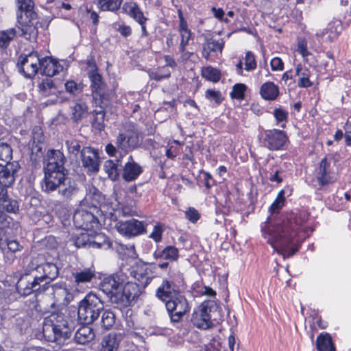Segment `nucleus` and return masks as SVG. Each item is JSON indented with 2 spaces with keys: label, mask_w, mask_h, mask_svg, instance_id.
<instances>
[{
  "label": "nucleus",
  "mask_w": 351,
  "mask_h": 351,
  "mask_svg": "<svg viewBox=\"0 0 351 351\" xmlns=\"http://www.w3.org/2000/svg\"><path fill=\"white\" fill-rule=\"evenodd\" d=\"M307 219L305 213L287 214L272 228H269L264 237L274 250L284 257L293 256L298 249L290 247V245L299 234V231L304 230Z\"/></svg>",
  "instance_id": "obj_1"
},
{
  "label": "nucleus",
  "mask_w": 351,
  "mask_h": 351,
  "mask_svg": "<svg viewBox=\"0 0 351 351\" xmlns=\"http://www.w3.org/2000/svg\"><path fill=\"white\" fill-rule=\"evenodd\" d=\"M127 273V282L123 284L122 289L117 295L112 297V303L118 308H124L130 306L141 294L140 287H145L152 280V278L145 274L136 272L134 278L138 283L132 282Z\"/></svg>",
  "instance_id": "obj_2"
},
{
  "label": "nucleus",
  "mask_w": 351,
  "mask_h": 351,
  "mask_svg": "<svg viewBox=\"0 0 351 351\" xmlns=\"http://www.w3.org/2000/svg\"><path fill=\"white\" fill-rule=\"evenodd\" d=\"M71 324L61 312H53L44 319L43 332L49 341L60 342L69 338Z\"/></svg>",
  "instance_id": "obj_3"
},
{
  "label": "nucleus",
  "mask_w": 351,
  "mask_h": 351,
  "mask_svg": "<svg viewBox=\"0 0 351 351\" xmlns=\"http://www.w3.org/2000/svg\"><path fill=\"white\" fill-rule=\"evenodd\" d=\"M114 143L106 145V152L110 156H114L117 152L123 154H128L140 145L138 133L133 128L121 130L116 135Z\"/></svg>",
  "instance_id": "obj_4"
},
{
  "label": "nucleus",
  "mask_w": 351,
  "mask_h": 351,
  "mask_svg": "<svg viewBox=\"0 0 351 351\" xmlns=\"http://www.w3.org/2000/svg\"><path fill=\"white\" fill-rule=\"evenodd\" d=\"M17 21L22 26L19 27L21 31V35L28 40L35 39L38 32L33 22L36 18V13L33 10L32 0H17Z\"/></svg>",
  "instance_id": "obj_5"
},
{
  "label": "nucleus",
  "mask_w": 351,
  "mask_h": 351,
  "mask_svg": "<svg viewBox=\"0 0 351 351\" xmlns=\"http://www.w3.org/2000/svg\"><path fill=\"white\" fill-rule=\"evenodd\" d=\"M104 311V304L95 293L90 292L78 304V320L83 324H93Z\"/></svg>",
  "instance_id": "obj_6"
},
{
  "label": "nucleus",
  "mask_w": 351,
  "mask_h": 351,
  "mask_svg": "<svg viewBox=\"0 0 351 351\" xmlns=\"http://www.w3.org/2000/svg\"><path fill=\"white\" fill-rule=\"evenodd\" d=\"M66 158L60 150H49L45 158V177L43 183L47 182L48 186H53L52 180L60 179L66 174L64 168Z\"/></svg>",
  "instance_id": "obj_7"
},
{
  "label": "nucleus",
  "mask_w": 351,
  "mask_h": 351,
  "mask_svg": "<svg viewBox=\"0 0 351 351\" xmlns=\"http://www.w3.org/2000/svg\"><path fill=\"white\" fill-rule=\"evenodd\" d=\"M52 183L53 186H48L47 182L43 183V191L50 193L58 190V194L64 202L71 201L79 192V187L76 182L66 177V174L63 175L60 179L57 178L52 180Z\"/></svg>",
  "instance_id": "obj_8"
},
{
  "label": "nucleus",
  "mask_w": 351,
  "mask_h": 351,
  "mask_svg": "<svg viewBox=\"0 0 351 351\" xmlns=\"http://www.w3.org/2000/svg\"><path fill=\"white\" fill-rule=\"evenodd\" d=\"M127 273L132 275L133 271L128 270L124 272L123 270L104 278L100 284V290L104 292L112 302V297L117 295L122 289L123 284L127 282Z\"/></svg>",
  "instance_id": "obj_9"
},
{
  "label": "nucleus",
  "mask_w": 351,
  "mask_h": 351,
  "mask_svg": "<svg viewBox=\"0 0 351 351\" xmlns=\"http://www.w3.org/2000/svg\"><path fill=\"white\" fill-rule=\"evenodd\" d=\"M165 306L173 324L181 322L184 316L190 311L189 303L182 294L167 300Z\"/></svg>",
  "instance_id": "obj_10"
},
{
  "label": "nucleus",
  "mask_w": 351,
  "mask_h": 351,
  "mask_svg": "<svg viewBox=\"0 0 351 351\" xmlns=\"http://www.w3.org/2000/svg\"><path fill=\"white\" fill-rule=\"evenodd\" d=\"M182 282L181 274L180 273L176 275H169V279L162 280V284L156 291V296L163 302L171 300L178 295H182L180 292V284Z\"/></svg>",
  "instance_id": "obj_11"
},
{
  "label": "nucleus",
  "mask_w": 351,
  "mask_h": 351,
  "mask_svg": "<svg viewBox=\"0 0 351 351\" xmlns=\"http://www.w3.org/2000/svg\"><path fill=\"white\" fill-rule=\"evenodd\" d=\"M41 58L37 51L21 55L18 60L19 71L27 78L33 77L40 69Z\"/></svg>",
  "instance_id": "obj_12"
},
{
  "label": "nucleus",
  "mask_w": 351,
  "mask_h": 351,
  "mask_svg": "<svg viewBox=\"0 0 351 351\" xmlns=\"http://www.w3.org/2000/svg\"><path fill=\"white\" fill-rule=\"evenodd\" d=\"M216 308L215 304L212 301L204 302L195 311L192 317L193 324L198 328L208 329L213 327L211 320L212 308Z\"/></svg>",
  "instance_id": "obj_13"
},
{
  "label": "nucleus",
  "mask_w": 351,
  "mask_h": 351,
  "mask_svg": "<svg viewBox=\"0 0 351 351\" xmlns=\"http://www.w3.org/2000/svg\"><path fill=\"white\" fill-rule=\"evenodd\" d=\"M40 288L38 278L28 275L23 276L16 285V292L10 293L8 297L9 302L16 300V295L27 296L34 291H39Z\"/></svg>",
  "instance_id": "obj_14"
},
{
  "label": "nucleus",
  "mask_w": 351,
  "mask_h": 351,
  "mask_svg": "<svg viewBox=\"0 0 351 351\" xmlns=\"http://www.w3.org/2000/svg\"><path fill=\"white\" fill-rule=\"evenodd\" d=\"M73 220L77 228L90 230L99 224L97 218L90 211L83 208L77 209L73 214Z\"/></svg>",
  "instance_id": "obj_15"
},
{
  "label": "nucleus",
  "mask_w": 351,
  "mask_h": 351,
  "mask_svg": "<svg viewBox=\"0 0 351 351\" xmlns=\"http://www.w3.org/2000/svg\"><path fill=\"white\" fill-rule=\"evenodd\" d=\"M115 226L121 234L128 237H135L145 232L144 223L135 219L119 221L116 223Z\"/></svg>",
  "instance_id": "obj_16"
},
{
  "label": "nucleus",
  "mask_w": 351,
  "mask_h": 351,
  "mask_svg": "<svg viewBox=\"0 0 351 351\" xmlns=\"http://www.w3.org/2000/svg\"><path fill=\"white\" fill-rule=\"evenodd\" d=\"M287 140L284 132L274 129L265 131L263 143L270 150H279L282 149Z\"/></svg>",
  "instance_id": "obj_17"
},
{
  "label": "nucleus",
  "mask_w": 351,
  "mask_h": 351,
  "mask_svg": "<svg viewBox=\"0 0 351 351\" xmlns=\"http://www.w3.org/2000/svg\"><path fill=\"white\" fill-rule=\"evenodd\" d=\"M73 287L77 293L84 292L88 287V283L95 278V271L91 268H84L72 272Z\"/></svg>",
  "instance_id": "obj_18"
},
{
  "label": "nucleus",
  "mask_w": 351,
  "mask_h": 351,
  "mask_svg": "<svg viewBox=\"0 0 351 351\" xmlns=\"http://www.w3.org/2000/svg\"><path fill=\"white\" fill-rule=\"evenodd\" d=\"M19 168L20 165L16 161L8 164L0 163V187L7 189L11 186L15 181Z\"/></svg>",
  "instance_id": "obj_19"
},
{
  "label": "nucleus",
  "mask_w": 351,
  "mask_h": 351,
  "mask_svg": "<svg viewBox=\"0 0 351 351\" xmlns=\"http://www.w3.org/2000/svg\"><path fill=\"white\" fill-rule=\"evenodd\" d=\"M81 160L88 173H97L99 171V160L95 149L89 147H83L81 150Z\"/></svg>",
  "instance_id": "obj_20"
},
{
  "label": "nucleus",
  "mask_w": 351,
  "mask_h": 351,
  "mask_svg": "<svg viewBox=\"0 0 351 351\" xmlns=\"http://www.w3.org/2000/svg\"><path fill=\"white\" fill-rule=\"evenodd\" d=\"M88 75L91 82L90 86L93 90V99L97 104V100H99L97 97H99V99H105L106 86L97 69L90 71Z\"/></svg>",
  "instance_id": "obj_21"
},
{
  "label": "nucleus",
  "mask_w": 351,
  "mask_h": 351,
  "mask_svg": "<svg viewBox=\"0 0 351 351\" xmlns=\"http://www.w3.org/2000/svg\"><path fill=\"white\" fill-rule=\"evenodd\" d=\"M76 293L75 289L71 291L65 284H55L53 286V295L56 301L63 306L72 302Z\"/></svg>",
  "instance_id": "obj_22"
},
{
  "label": "nucleus",
  "mask_w": 351,
  "mask_h": 351,
  "mask_svg": "<svg viewBox=\"0 0 351 351\" xmlns=\"http://www.w3.org/2000/svg\"><path fill=\"white\" fill-rule=\"evenodd\" d=\"M142 172V167L134 162L133 157L130 156L123 168L122 178L126 182H132L137 179Z\"/></svg>",
  "instance_id": "obj_23"
},
{
  "label": "nucleus",
  "mask_w": 351,
  "mask_h": 351,
  "mask_svg": "<svg viewBox=\"0 0 351 351\" xmlns=\"http://www.w3.org/2000/svg\"><path fill=\"white\" fill-rule=\"evenodd\" d=\"M316 178L320 186H325L333 182L330 175V162L324 157L316 169Z\"/></svg>",
  "instance_id": "obj_24"
},
{
  "label": "nucleus",
  "mask_w": 351,
  "mask_h": 351,
  "mask_svg": "<svg viewBox=\"0 0 351 351\" xmlns=\"http://www.w3.org/2000/svg\"><path fill=\"white\" fill-rule=\"evenodd\" d=\"M36 271L42 274L40 276H35L38 278L40 283L45 280H49V282L54 280L58 276V267L52 263L46 262L36 267Z\"/></svg>",
  "instance_id": "obj_25"
},
{
  "label": "nucleus",
  "mask_w": 351,
  "mask_h": 351,
  "mask_svg": "<svg viewBox=\"0 0 351 351\" xmlns=\"http://www.w3.org/2000/svg\"><path fill=\"white\" fill-rule=\"evenodd\" d=\"M40 66V73L49 77L56 75L63 70V66L50 57L41 58Z\"/></svg>",
  "instance_id": "obj_26"
},
{
  "label": "nucleus",
  "mask_w": 351,
  "mask_h": 351,
  "mask_svg": "<svg viewBox=\"0 0 351 351\" xmlns=\"http://www.w3.org/2000/svg\"><path fill=\"white\" fill-rule=\"evenodd\" d=\"M121 339V334L109 333L103 337L99 351H118Z\"/></svg>",
  "instance_id": "obj_27"
},
{
  "label": "nucleus",
  "mask_w": 351,
  "mask_h": 351,
  "mask_svg": "<svg viewBox=\"0 0 351 351\" xmlns=\"http://www.w3.org/2000/svg\"><path fill=\"white\" fill-rule=\"evenodd\" d=\"M223 47L224 41L223 39L215 40L213 38H206L202 45V56L206 60H208L211 52L219 51L221 53Z\"/></svg>",
  "instance_id": "obj_28"
},
{
  "label": "nucleus",
  "mask_w": 351,
  "mask_h": 351,
  "mask_svg": "<svg viewBox=\"0 0 351 351\" xmlns=\"http://www.w3.org/2000/svg\"><path fill=\"white\" fill-rule=\"evenodd\" d=\"M95 335L93 328L84 324L81 326L75 333L74 339L78 344H86L94 339Z\"/></svg>",
  "instance_id": "obj_29"
},
{
  "label": "nucleus",
  "mask_w": 351,
  "mask_h": 351,
  "mask_svg": "<svg viewBox=\"0 0 351 351\" xmlns=\"http://www.w3.org/2000/svg\"><path fill=\"white\" fill-rule=\"evenodd\" d=\"M70 108L71 119L75 123L80 121L88 113V107L82 99L76 100Z\"/></svg>",
  "instance_id": "obj_30"
},
{
  "label": "nucleus",
  "mask_w": 351,
  "mask_h": 351,
  "mask_svg": "<svg viewBox=\"0 0 351 351\" xmlns=\"http://www.w3.org/2000/svg\"><path fill=\"white\" fill-rule=\"evenodd\" d=\"M178 256V250L171 245L167 246L162 250H156L154 253V257L156 260L161 259L169 262L176 261Z\"/></svg>",
  "instance_id": "obj_31"
},
{
  "label": "nucleus",
  "mask_w": 351,
  "mask_h": 351,
  "mask_svg": "<svg viewBox=\"0 0 351 351\" xmlns=\"http://www.w3.org/2000/svg\"><path fill=\"white\" fill-rule=\"evenodd\" d=\"M260 94L265 100H274L279 94L278 87L273 82H265L261 87Z\"/></svg>",
  "instance_id": "obj_32"
},
{
  "label": "nucleus",
  "mask_w": 351,
  "mask_h": 351,
  "mask_svg": "<svg viewBox=\"0 0 351 351\" xmlns=\"http://www.w3.org/2000/svg\"><path fill=\"white\" fill-rule=\"evenodd\" d=\"M310 71L307 68H303L302 66L299 64L295 68V75L299 77L298 86L302 88H308L312 86V82L309 80Z\"/></svg>",
  "instance_id": "obj_33"
},
{
  "label": "nucleus",
  "mask_w": 351,
  "mask_h": 351,
  "mask_svg": "<svg viewBox=\"0 0 351 351\" xmlns=\"http://www.w3.org/2000/svg\"><path fill=\"white\" fill-rule=\"evenodd\" d=\"M316 346L318 351H335L332 338L328 333L318 335L316 339Z\"/></svg>",
  "instance_id": "obj_34"
},
{
  "label": "nucleus",
  "mask_w": 351,
  "mask_h": 351,
  "mask_svg": "<svg viewBox=\"0 0 351 351\" xmlns=\"http://www.w3.org/2000/svg\"><path fill=\"white\" fill-rule=\"evenodd\" d=\"M118 167L119 160H108L104 164V171L108 174V178L112 181H115L119 178L120 169Z\"/></svg>",
  "instance_id": "obj_35"
},
{
  "label": "nucleus",
  "mask_w": 351,
  "mask_h": 351,
  "mask_svg": "<svg viewBox=\"0 0 351 351\" xmlns=\"http://www.w3.org/2000/svg\"><path fill=\"white\" fill-rule=\"evenodd\" d=\"M94 1L102 11L115 12L120 8L123 0H94Z\"/></svg>",
  "instance_id": "obj_36"
},
{
  "label": "nucleus",
  "mask_w": 351,
  "mask_h": 351,
  "mask_svg": "<svg viewBox=\"0 0 351 351\" xmlns=\"http://www.w3.org/2000/svg\"><path fill=\"white\" fill-rule=\"evenodd\" d=\"M86 200L88 199H92V205L93 208L95 210L97 208V204H99L102 200L103 197L101 192L93 185H88L86 188V195L85 197Z\"/></svg>",
  "instance_id": "obj_37"
},
{
  "label": "nucleus",
  "mask_w": 351,
  "mask_h": 351,
  "mask_svg": "<svg viewBox=\"0 0 351 351\" xmlns=\"http://www.w3.org/2000/svg\"><path fill=\"white\" fill-rule=\"evenodd\" d=\"M16 34L17 32L15 28L0 31V47L6 49Z\"/></svg>",
  "instance_id": "obj_38"
},
{
  "label": "nucleus",
  "mask_w": 351,
  "mask_h": 351,
  "mask_svg": "<svg viewBox=\"0 0 351 351\" xmlns=\"http://www.w3.org/2000/svg\"><path fill=\"white\" fill-rule=\"evenodd\" d=\"M103 103V99H99L97 100L96 105H99L100 107V109L98 110H95V118L94 119V121L93 123V126L98 130L101 131L105 128L104 124V119H105V112L104 111L101 104Z\"/></svg>",
  "instance_id": "obj_39"
},
{
  "label": "nucleus",
  "mask_w": 351,
  "mask_h": 351,
  "mask_svg": "<svg viewBox=\"0 0 351 351\" xmlns=\"http://www.w3.org/2000/svg\"><path fill=\"white\" fill-rule=\"evenodd\" d=\"M116 317L110 310H104L101 312V324L105 330L110 329L115 324Z\"/></svg>",
  "instance_id": "obj_40"
},
{
  "label": "nucleus",
  "mask_w": 351,
  "mask_h": 351,
  "mask_svg": "<svg viewBox=\"0 0 351 351\" xmlns=\"http://www.w3.org/2000/svg\"><path fill=\"white\" fill-rule=\"evenodd\" d=\"M38 88L40 93L43 96L47 97L52 94L53 90L55 89V86L53 80L50 77H46L39 84Z\"/></svg>",
  "instance_id": "obj_41"
},
{
  "label": "nucleus",
  "mask_w": 351,
  "mask_h": 351,
  "mask_svg": "<svg viewBox=\"0 0 351 351\" xmlns=\"http://www.w3.org/2000/svg\"><path fill=\"white\" fill-rule=\"evenodd\" d=\"M12 157V149L7 143H0V163L8 164Z\"/></svg>",
  "instance_id": "obj_42"
},
{
  "label": "nucleus",
  "mask_w": 351,
  "mask_h": 351,
  "mask_svg": "<svg viewBox=\"0 0 351 351\" xmlns=\"http://www.w3.org/2000/svg\"><path fill=\"white\" fill-rule=\"evenodd\" d=\"M202 76L214 82H218L221 77L220 72L212 66L204 68L202 70Z\"/></svg>",
  "instance_id": "obj_43"
},
{
  "label": "nucleus",
  "mask_w": 351,
  "mask_h": 351,
  "mask_svg": "<svg viewBox=\"0 0 351 351\" xmlns=\"http://www.w3.org/2000/svg\"><path fill=\"white\" fill-rule=\"evenodd\" d=\"M130 14L140 25L145 23L147 20V19L144 16L141 10L136 5L130 7Z\"/></svg>",
  "instance_id": "obj_44"
},
{
  "label": "nucleus",
  "mask_w": 351,
  "mask_h": 351,
  "mask_svg": "<svg viewBox=\"0 0 351 351\" xmlns=\"http://www.w3.org/2000/svg\"><path fill=\"white\" fill-rule=\"evenodd\" d=\"M247 86L244 84H236L230 95L232 99H243Z\"/></svg>",
  "instance_id": "obj_45"
},
{
  "label": "nucleus",
  "mask_w": 351,
  "mask_h": 351,
  "mask_svg": "<svg viewBox=\"0 0 351 351\" xmlns=\"http://www.w3.org/2000/svg\"><path fill=\"white\" fill-rule=\"evenodd\" d=\"M90 239L88 233H81L74 240L72 241L73 244L76 247H89Z\"/></svg>",
  "instance_id": "obj_46"
},
{
  "label": "nucleus",
  "mask_w": 351,
  "mask_h": 351,
  "mask_svg": "<svg viewBox=\"0 0 351 351\" xmlns=\"http://www.w3.org/2000/svg\"><path fill=\"white\" fill-rule=\"evenodd\" d=\"M64 86L66 92L74 95L79 94L83 90V85L82 84H77L73 80L66 82Z\"/></svg>",
  "instance_id": "obj_47"
},
{
  "label": "nucleus",
  "mask_w": 351,
  "mask_h": 351,
  "mask_svg": "<svg viewBox=\"0 0 351 351\" xmlns=\"http://www.w3.org/2000/svg\"><path fill=\"white\" fill-rule=\"evenodd\" d=\"M65 145L69 153L74 156H77L80 152H81V146L77 140H68L65 142Z\"/></svg>",
  "instance_id": "obj_48"
},
{
  "label": "nucleus",
  "mask_w": 351,
  "mask_h": 351,
  "mask_svg": "<svg viewBox=\"0 0 351 351\" xmlns=\"http://www.w3.org/2000/svg\"><path fill=\"white\" fill-rule=\"evenodd\" d=\"M245 69L247 71L254 70L256 68V61L251 51H247L245 54Z\"/></svg>",
  "instance_id": "obj_49"
},
{
  "label": "nucleus",
  "mask_w": 351,
  "mask_h": 351,
  "mask_svg": "<svg viewBox=\"0 0 351 351\" xmlns=\"http://www.w3.org/2000/svg\"><path fill=\"white\" fill-rule=\"evenodd\" d=\"M205 97L210 101H214L217 104H219L223 100L221 92L213 89H208L205 93Z\"/></svg>",
  "instance_id": "obj_50"
},
{
  "label": "nucleus",
  "mask_w": 351,
  "mask_h": 351,
  "mask_svg": "<svg viewBox=\"0 0 351 351\" xmlns=\"http://www.w3.org/2000/svg\"><path fill=\"white\" fill-rule=\"evenodd\" d=\"M316 36L317 38L320 39L328 41H332L335 38L337 37V34L331 31V28L324 29L319 32H317Z\"/></svg>",
  "instance_id": "obj_51"
},
{
  "label": "nucleus",
  "mask_w": 351,
  "mask_h": 351,
  "mask_svg": "<svg viewBox=\"0 0 351 351\" xmlns=\"http://www.w3.org/2000/svg\"><path fill=\"white\" fill-rule=\"evenodd\" d=\"M164 229L161 224H156L154 226L153 231L149 234V238L152 239L155 242L158 243L162 239V235Z\"/></svg>",
  "instance_id": "obj_52"
},
{
  "label": "nucleus",
  "mask_w": 351,
  "mask_h": 351,
  "mask_svg": "<svg viewBox=\"0 0 351 351\" xmlns=\"http://www.w3.org/2000/svg\"><path fill=\"white\" fill-rule=\"evenodd\" d=\"M284 191L282 190L279 192L276 199L271 205L269 210L272 212H275L276 210L280 209L284 205Z\"/></svg>",
  "instance_id": "obj_53"
},
{
  "label": "nucleus",
  "mask_w": 351,
  "mask_h": 351,
  "mask_svg": "<svg viewBox=\"0 0 351 351\" xmlns=\"http://www.w3.org/2000/svg\"><path fill=\"white\" fill-rule=\"evenodd\" d=\"M297 51L302 55L304 60H307V57L310 55L307 49V42L304 39H300L298 43Z\"/></svg>",
  "instance_id": "obj_54"
},
{
  "label": "nucleus",
  "mask_w": 351,
  "mask_h": 351,
  "mask_svg": "<svg viewBox=\"0 0 351 351\" xmlns=\"http://www.w3.org/2000/svg\"><path fill=\"white\" fill-rule=\"evenodd\" d=\"M164 69L165 68H162V69H159L156 71H152L149 73V77L152 79L155 80L156 81H160L161 80L168 78L171 74L170 71H168L162 72V70Z\"/></svg>",
  "instance_id": "obj_55"
},
{
  "label": "nucleus",
  "mask_w": 351,
  "mask_h": 351,
  "mask_svg": "<svg viewBox=\"0 0 351 351\" xmlns=\"http://www.w3.org/2000/svg\"><path fill=\"white\" fill-rule=\"evenodd\" d=\"M191 32H185L184 34H180L181 41L180 45V51L183 53L185 51L186 46L188 45L191 39Z\"/></svg>",
  "instance_id": "obj_56"
},
{
  "label": "nucleus",
  "mask_w": 351,
  "mask_h": 351,
  "mask_svg": "<svg viewBox=\"0 0 351 351\" xmlns=\"http://www.w3.org/2000/svg\"><path fill=\"white\" fill-rule=\"evenodd\" d=\"M282 171L281 169H276L274 172L269 173L268 179L272 182L280 184L282 182L283 178L281 176Z\"/></svg>",
  "instance_id": "obj_57"
},
{
  "label": "nucleus",
  "mask_w": 351,
  "mask_h": 351,
  "mask_svg": "<svg viewBox=\"0 0 351 351\" xmlns=\"http://www.w3.org/2000/svg\"><path fill=\"white\" fill-rule=\"evenodd\" d=\"M270 65L273 71H282L284 69V63L282 60L278 57L271 59Z\"/></svg>",
  "instance_id": "obj_58"
},
{
  "label": "nucleus",
  "mask_w": 351,
  "mask_h": 351,
  "mask_svg": "<svg viewBox=\"0 0 351 351\" xmlns=\"http://www.w3.org/2000/svg\"><path fill=\"white\" fill-rule=\"evenodd\" d=\"M186 217L191 222L195 223L199 218V214L197 210L190 208L186 211Z\"/></svg>",
  "instance_id": "obj_59"
},
{
  "label": "nucleus",
  "mask_w": 351,
  "mask_h": 351,
  "mask_svg": "<svg viewBox=\"0 0 351 351\" xmlns=\"http://www.w3.org/2000/svg\"><path fill=\"white\" fill-rule=\"evenodd\" d=\"M211 11L214 15V16L221 21H223L226 23L229 22V20L227 18H224V11L221 8H216L213 7Z\"/></svg>",
  "instance_id": "obj_60"
},
{
  "label": "nucleus",
  "mask_w": 351,
  "mask_h": 351,
  "mask_svg": "<svg viewBox=\"0 0 351 351\" xmlns=\"http://www.w3.org/2000/svg\"><path fill=\"white\" fill-rule=\"evenodd\" d=\"M274 115L278 121H286L288 117V114L286 111L281 108H276L274 112Z\"/></svg>",
  "instance_id": "obj_61"
},
{
  "label": "nucleus",
  "mask_w": 351,
  "mask_h": 351,
  "mask_svg": "<svg viewBox=\"0 0 351 351\" xmlns=\"http://www.w3.org/2000/svg\"><path fill=\"white\" fill-rule=\"evenodd\" d=\"M203 181L206 189H210L212 186L215 184V180L213 179L210 174L208 173H203Z\"/></svg>",
  "instance_id": "obj_62"
},
{
  "label": "nucleus",
  "mask_w": 351,
  "mask_h": 351,
  "mask_svg": "<svg viewBox=\"0 0 351 351\" xmlns=\"http://www.w3.org/2000/svg\"><path fill=\"white\" fill-rule=\"evenodd\" d=\"M295 74H293L292 70H289L286 71L282 76V82H284L285 85L290 86L291 84V81L293 79Z\"/></svg>",
  "instance_id": "obj_63"
},
{
  "label": "nucleus",
  "mask_w": 351,
  "mask_h": 351,
  "mask_svg": "<svg viewBox=\"0 0 351 351\" xmlns=\"http://www.w3.org/2000/svg\"><path fill=\"white\" fill-rule=\"evenodd\" d=\"M89 247L97 248V249H101V248L106 249V248L109 247V243L107 242H105V241L99 242L97 241H91L90 240Z\"/></svg>",
  "instance_id": "obj_64"
}]
</instances>
